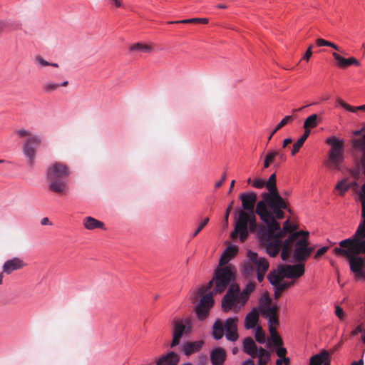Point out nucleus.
<instances>
[{
  "instance_id": "1",
  "label": "nucleus",
  "mask_w": 365,
  "mask_h": 365,
  "mask_svg": "<svg viewBox=\"0 0 365 365\" xmlns=\"http://www.w3.org/2000/svg\"><path fill=\"white\" fill-rule=\"evenodd\" d=\"M353 147L361 152L360 161L365 175V134L362 138L353 140ZM359 198L361 203V221L355 233L351 237L339 242V247H335L333 252L348 259L350 269L356 279L365 282V183L362 185Z\"/></svg>"
},
{
  "instance_id": "2",
  "label": "nucleus",
  "mask_w": 365,
  "mask_h": 365,
  "mask_svg": "<svg viewBox=\"0 0 365 365\" xmlns=\"http://www.w3.org/2000/svg\"><path fill=\"white\" fill-rule=\"evenodd\" d=\"M257 215L264 224H260L257 232L258 239L266 252L270 257H276L282 245V240L287 235H292L298 229L295 225H292L289 220H287L282 227L277 221L279 220L277 215L269 208L262 209L258 207Z\"/></svg>"
},
{
  "instance_id": "3",
  "label": "nucleus",
  "mask_w": 365,
  "mask_h": 365,
  "mask_svg": "<svg viewBox=\"0 0 365 365\" xmlns=\"http://www.w3.org/2000/svg\"><path fill=\"white\" fill-rule=\"evenodd\" d=\"M257 215L264 224H260L257 232L258 239L266 252L270 257H276L282 245V240L287 235H292L298 229L295 225H292L289 220H287L282 227L277 221L279 220L277 215L269 208L262 209L258 207Z\"/></svg>"
},
{
  "instance_id": "4",
  "label": "nucleus",
  "mask_w": 365,
  "mask_h": 365,
  "mask_svg": "<svg viewBox=\"0 0 365 365\" xmlns=\"http://www.w3.org/2000/svg\"><path fill=\"white\" fill-rule=\"evenodd\" d=\"M235 269L231 265L217 267L212 279L206 285L201 286L196 292L195 299L202 297L196 306L195 312L200 320H204L214 304L213 296L222 293L235 279Z\"/></svg>"
},
{
  "instance_id": "5",
  "label": "nucleus",
  "mask_w": 365,
  "mask_h": 365,
  "mask_svg": "<svg viewBox=\"0 0 365 365\" xmlns=\"http://www.w3.org/2000/svg\"><path fill=\"white\" fill-rule=\"evenodd\" d=\"M243 210L237 211L238 217L235 223V229L231 233V237L236 239L240 237L241 242H245L248 237L249 232H255L259 230V225L257 222V195L255 192H243L239 196Z\"/></svg>"
},
{
  "instance_id": "6",
  "label": "nucleus",
  "mask_w": 365,
  "mask_h": 365,
  "mask_svg": "<svg viewBox=\"0 0 365 365\" xmlns=\"http://www.w3.org/2000/svg\"><path fill=\"white\" fill-rule=\"evenodd\" d=\"M265 185L268 192L262 193V200L257 203V212L259 207H261L262 209L269 208L272 211H274L279 219L284 218V210H288L289 212H291V210L288 208V202L281 197L278 192L275 173L269 176L268 181L265 182Z\"/></svg>"
},
{
  "instance_id": "7",
  "label": "nucleus",
  "mask_w": 365,
  "mask_h": 365,
  "mask_svg": "<svg viewBox=\"0 0 365 365\" xmlns=\"http://www.w3.org/2000/svg\"><path fill=\"white\" fill-rule=\"evenodd\" d=\"M256 283L250 281L245 287L240 292V287L237 284H231L227 293L222 299V309L223 312H227L233 308L240 309L244 307L249 299L250 294L255 290Z\"/></svg>"
},
{
  "instance_id": "8",
  "label": "nucleus",
  "mask_w": 365,
  "mask_h": 365,
  "mask_svg": "<svg viewBox=\"0 0 365 365\" xmlns=\"http://www.w3.org/2000/svg\"><path fill=\"white\" fill-rule=\"evenodd\" d=\"M46 175L50 191L60 195L67 192L68 187L65 179L70 175V171L66 165L56 162L48 168Z\"/></svg>"
},
{
  "instance_id": "9",
  "label": "nucleus",
  "mask_w": 365,
  "mask_h": 365,
  "mask_svg": "<svg viewBox=\"0 0 365 365\" xmlns=\"http://www.w3.org/2000/svg\"><path fill=\"white\" fill-rule=\"evenodd\" d=\"M20 138H25L22 144V152L29 166H33L36 158V152L42 143L41 138L29 130L21 128L15 130Z\"/></svg>"
},
{
  "instance_id": "10",
  "label": "nucleus",
  "mask_w": 365,
  "mask_h": 365,
  "mask_svg": "<svg viewBox=\"0 0 365 365\" xmlns=\"http://www.w3.org/2000/svg\"><path fill=\"white\" fill-rule=\"evenodd\" d=\"M239 319L237 317L227 319L225 322L217 319L213 324V337L216 340L222 338L225 331V336L227 340L235 341L238 339L237 324Z\"/></svg>"
},
{
  "instance_id": "11",
  "label": "nucleus",
  "mask_w": 365,
  "mask_h": 365,
  "mask_svg": "<svg viewBox=\"0 0 365 365\" xmlns=\"http://www.w3.org/2000/svg\"><path fill=\"white\" fill-rule=\"evenodd\" d=\"M326 143L331 145L329 151V159L325 163L326 165L330 168L331 163L335 168H338L344 160V145L343 140H339L335 136H331L326 140Z\"/></svg>"
},
{
  "instance_id": "12",
  "label": "nucleus",
  "mask_w": 365,
  "mask_h": 365,
  "mask_svg": "<svg viewBox=\"0 0 365 365\" xmlns=\"http://www.w3.org/2000/svg\"><path fill=\"white\" fill-rule=\"evenodd\" d=\"M292 250L293 259L296 262L302 263L310 256L314 251V247L309 246V242L306 237H302L300 240L292 242Z\"/></svg>"
},
{
  "instance_id": "13",
  "label": "nucleus",
  "mask_w": 365,
  "mask_h": 365,
  "mask_svg": "<svg viewBox=\"0 0 365 365\" xmlns=\"http://www.w3.org/2000/svg\"><path fill=\"white\" fill-rule=\"evenodd\" d=\"M247 257L255 264L257 280L262 282L269 268L268 262L266 259L258 257L257 253L252 251L247 252Z\"/></svg>"
},
{
  "instance_id": "14",
  "label": "nucleus",
  "mask_w": 365,
  "mask_h": 365,
  "mask_svg": "<svg viewBox=\"0 0 365 365\" xmlns=\"http://www.w3.org/2000/svg\"><path fill=\"white\" fill-rule=\"evenodd\" d=\"M278 271L284 277L299 278L304 274V265L299 263L294 265L281 264L278 266Z\"/></svg>"
},
{
  "instance_id": "15",
  "label": "nucleus",
  "mask_w": 365,
  "mask_h": 365,
  "mask_svg": "<svg viewBox=\"0 0 365 365\" xmlns=\"http://www.w3.org/2000/svg\"><path fill=\"white\" fill-rule=\"evenodd\" d=\"M26 266L27 264L21 258L14 257L4 262L1 267L2 272L1 273H3V275L4 274L10 275L15 271L23 269Z\"/></svg>"
},
{
  "instance_id": "16",
  "label": "nucleus",
  "mask_w": 365,
  "mask_h": 365,
  "mask_svg": "<svg viewBox=\"0 0 365 365\" xmlns=\"http://www.w3.org/2000/svg\"><path fill=\"white\" fill-rule=\"evenodd\" d=\"M227 353L222 347H217L210 351V358L212 365H223Z\"/></svg>"
},
{
  "instance_id": "17",
  "label": "nucleus",
  "mask_w": 365,
  "mask_h": 365,
  "mask_svg": "<svg viewBox=\"0 0 365 365\" xmlns=\"http://www.w3.org/2000/svg\"><path fill=\"white\" fill-rule=\"evenodd\" d=\"M277 312L278 307L277 305H273L272 308H269L263 311V314H262L265 319H267L268 327H274L279 325V321Z\"/></svg>"
},
{
  "instance_id": "18",
  "label": "nucleus",
  "mask_w": 365,
  "mask_h": 365,
  "mask_svg": "<svg viewBox=\"0 0 365 365\" xmlns=\"http://www.w3.org/2000/svg\"><path fill=\"white\" fill-rule=\"evenodd\" d=\"M332 56L336 61V66L340 68H345L351 65H355L356 66L360 65L359 61L354 57L344 58L336 52L332 53Z\"/></svg>"
},
{
  "instance_id": "19",
  "label": "nucleus",
  "mask_w": 365,
  "mask_h": 365,
  "mask_svg": "<svg viewBox=\"0 0 365 365\" xmlns=\"http://www.w3.org/2000/svg\"><path fill=\"white\" fill-rule=\"evenodd\" d=\"M190 329V322L189 319L176 320L174 324L173 334L181 336L184 333L189 331Z\"/></svg>"
},
{
  "instance_id": "20",
  "label": "nucleus",
  "mask_w": 365,
  "mask_h": 365,
  "mask_svg": "<svg viewBox=\"0 0 365 365\" xmlns=\"http://www.w3.org/2000/svg\"><path fill=\"white\" fill-rule=\"evenodd\" d=\"M243 351L255 358L257 355L258 347L251 337H247L243 341Z\"/></svg>"
},
{
  "instance_id": "21",
  "label": "nucleus",
  "mask_w": 365,
  "mask_h": 365,
  "mask_svg": "<svg viewBox=\"0 0 365 365\" xmlns=\"http://www.w3.org/2000/svg\"><path fill=\"white\" fill-rule=\"evenodd\" d=\"M259 321V312L256 309H253L249 312L245 319V328L250 329L254 328Z\"/></svg>"
},
{
  "instance_id": "22",
  "label": "nucleus",
  "mask_w": 365,
  "mask_h": 365,
  "mask_svg": "<svg viewBox=\"0 0 365 365\" xmlns=\"http://www.w3.org/2000/svg\"><path fill=\"white\" fill-rule=\"evenodd\" d=\"M179 356L175 352H170L162 356L157 361V365H176L179 361Z\"/></svg>"
},
{
  "instance_id": "23",
  "label": "nucleus",
  "mask_w": 365,
  "mask_h": 365,
  "mask_svg": "<svg viewBox=\"0 0 365 365\" xmlns=\"http://www.w3.org/2000/svg\"><path fill=\"white\" fill-rule=\"evenodd\" d=\"M321 121L322 120L317 114H312L308 116L304 122L303 128L304 132H307L310 135L311 129L316 128Z\"/></svg>"
},
{
  "instance_id": "24",
  "label": "nucleus",
  "mask_w": 365,
  "mask_h": 365,
  "mask_svg": "<svg viewBox=\"0 0 365 365\" xmlns=\"http://www.w3.org/2000/svg\"><path fill=\"white\" fill-rule=\"evenodd\" d=\"M237 252V248L234 246H229L226 248L220 259V266L225 265Z\"/></svg>"
},
{
  "instance_id": "25",
  "label": "nucleus",
  "mask_w": 365,
  "mask_h": 365,
  "mask_svg": "<svg viewBox=\"0 0 365 365\" xmlns=\"http://www.w3.org/2000/svg\"><path fill=\"white\" fill-rule=\"evenodd\" d=\"M83 225L87 230H94L96 228L99 229H105V226L103 222L92 217H86L83 220Z\"/></svg>"
},
{
  "instance_id": "26",
  "label": "nucleus",
  "mask_w": 365,
  "mask_h": 365,
  "mask_svg": "<svg viewBox=\"0 0 365 365\" xmlns=\"http://www.w3.org/2000/svg\"><path fill=\"white\" fill-rule=\"evenodd\" d=\"M203 344L202 341H195L194 342H187L183 346V351L185 355L189 356L200 350Z\"/></svg>"
},
{
  "instance_id": "27",
  "label": "nucleus",
  "mask_w": 365,
  "mask_h": 365,
  "mask_svg": "<svg viewBox=\"0 0 365 365\" xmlns=\"http://www.w3.org/2000/svg\"><path fill=\"white\" fill-rule=\"evenodd\" d=\"M130 51L131 52L145 53H150L153 51V47L151 45L145 44L143 43H136L130 46Z\"/></svg>"
},
{
  "instance_id": "28",
  "label": "nucleus",
  "mask_w": 365,
  "mask_h": 365,
  "mask_svg": "<svg viewBox=\"0 0 365 365\" xmlns=\"http://www.w3.org/2000/svg\"><path fill=\"white\" fill-rule=\"evenodd\" d=\"M328 351L323 350L320 354L314 355L310 358L309 365H322L323 362L328 360Z\"/></svg>"
},
{
  "instance_id": "29",
  "label": "nucleus",
  "mask_w": 365,
  "mask_h": 365,
  "mask_svg": "<svg viewBox=\"0 0 365 365\" xmlns=\"http://www.w3.org/2000/svg\"><path fill=\"white\" fill-rule=\"evenodd\" d=\"M282 249V253H281V257L282 259L284 261H287L292 252V242L289 241L287 239H285L282 242V245L281 247Z\"/></svg>"
},
{
  "instance_id": "30",
  "label": "nucleus",
  "mask_w": 365,
  "mask_h": 365,
  "mask_svg": "<svg viewBox=\"0 0 365 365\" xmlns=\"http://www.w3.org/2000/svg\"><path fill=\"white\" fill-rule=\"evenodd\" d=\"M244 275L246 277H253L256 273L255 264L249 259L248 262H245L243 267Z\"/></svg>"
},
{
  "instance_id": "31",
  "label": "nucleus",
  "mask_w": 365,
  "mask_h": 365,
  "mask_svg": "<svg viewBox=\"0 0 365 365\" xmlns=\"http://www.w3.org/2000/svg\"><path fill=\"white\" fill-rule=\"evenodd\" d=\"M309 134L307 132H304V134L301 136V138L293 145L292 149L291 151L292 155H295L296 153L299 152L300 148L303 146L304 142L309 137Z\"/></svg>"
},
{
  "instance_id": "32",
  "label": "nucleus",
  "mask_w": 365,
  "mask_h": 365,
  "mask_svg": "<svg viewBox=\"0 0 365 365\" xmlns=\"http://www.w3.org/2000/svg\"><path fill=\"white\" fill-rule=\"evenodd\" d=\"M272 299L268 296V294H264L259 299V312L263 314V311L266 310L267 309L272 308V306H271Z\"/></svg>"
},
{
  "instance_id": "33",
  "label": "nucleus",
  "mask_w": 365,
  "mask_h": 365,
  "mask_svg": "<svg viewBox=\"0 0 365 365\" xmlns=\"http://www.w3.org/2000/svg\"><path fill=\"white\" fill-rule=\"evenodd\" d=\"M294 118L292 115L285 116L276 126L273 131L270 133L268 137V142L272 139V136L282 127L286 125L287 123L292 122Z\"/></svg>"
},
{
  "instance_id": "34",
  "label": "nucleus",
  "mask_w": 365,
  "mask_h": 365,
  "mask_svg": "<svg viewBox=\"0 0 365 365\" xmlns=\"http://www.w3.org/2000/svg\"><path fill=\"white\" fill-rule=\"evenodd\" d=\"M294 284V282H281L277 285L274 286V297L276 299L279 298L282 293L291 286Z\"/></svg>"
},
{
  "instance_id": "35",
  "label": "nucleus",
  "mask_w": 365,
  "mask_h": 365,
  "mask_svg": "<svg viewBox=\"0 0 365 365\" xmlns=\"http://www.w3.org/2000/svg\"><path fill=\"white\" fill-rule=\"evenodd\" d=\"M282 277H284L279 273L278 269L277 271L274 270L271 272L267 276V279L274 287L281 283V279Z\"/></svg>"
},
{
  "instance_id": "36",
  "label": "nucleus",
  "mask_w": 365,
  "mask_h": 365,
  "mask_svg": "<svg viewBox=\"0 0 365 365\" xmlns=\"http://www.w3.org/2000/svg\"><path fill=\"white\" fill-rule=\"evenodd\" d=\"M337 102L341 107H343L344 109H346L348 111H350L352 113H356L358 110L365 111V104L362 105V106L354 107V106H351L347 104L346 103H345L344 101H343L341 99H339L337 101Z\"/></svg>"
},
{
  "instance_id": "37",
  "label": "nucleus",
  "mask_w": 365,
  "mask_h": 365,
  "mask_svg": "<svg viewBox=\"0 0 365 365\" xmlns=\"http://www.w3.org/2000/svg\"><path fill=\"white\" fill-rule=\"evenodd\" d=\"M309 235V232L308 231H296L295 233H292V235L287 236V240L290 242H294L297 240H302V237H306L308 240V237Z\"/></svg>"
},
{
  "instance_id": "38",
  "label": "nucleus",
  "mask_w": 365,
  "mask_h": 365,
  "mask_svg": "<svg viewBox=\"0 0 365 365\" xmlns=\"http://www.w3.org/2000/svg\"><path fill=\"white\" fill-rule=\"evenodd\" d=\"M59 86H60V84H58V83L48 81V82H46L43 85V90L46 93H51V92L56 91V89H58L59 88Z\"/></svg>"
},
{
  "instance_id": "39",
  "label": "nucleus",
  "mask_w": 365,
  "mask_h": 365,
  "mask_svg": "<svg viewBox=\"0 0 365 365\" xmlns=\"http://www.w3.org/2000/svg\"><path fill=\"white\" fill-rule=\"evenodd\" d=\"M255 339L259 344H264L266 341L265 334L260 327H257L255 331Z\"/></svg>"
},
{
  "instance_id": "40",
  "label": "nucleus",
  "mask_w": 365,
  "mask_h": 365,
  "mask_svg": "<svg viewBox=\"0 0 365 365\" xmlns=\"http://www.w3.org/2000/svg\"><path fill=\"white\" fill-rule=\"evenodd\" d=\"M335 188L340 191L341 195H343L350 188V186L347 185L346 180H342L336 184Z\"/></svg>"
},
{
  "instance_id": "41",
  "label": "nucleus",
  "mask_w": 365,
  "mask_h": 365,
  "mask_svg": "<svg viewBox=\"0 0 365 365\" xmlns=\"http://www.w3.org/2000/svg\"><path fill=\"white\" fill-rule=\"evenodd\" d=\"M208 222H209V218L208 217L205 218L201 222V223L199 225L198 227L195 231V232L192 234V237H196L199 234V232L207 225Z\"/></svg>"
},
{
  "instance_id": "42",
  "label": "nucleus",
  "mask_w": 365,
  "mask_h": 365,
  "mask_svg": "<svg viewBox=\"0 0 365 365\" xmlns=\"http://www.w3.org/2000/svg\"><path fill=\"white\" fill-rule=\"evenodd\" d=\"M35 62L41 67H45L50 65V63L46 61L42 56H36L35 57Z\"/></svg>"
},
{
  "instance_id": "43",
  "label": "nucleus",
  "mask_w": 365,
  "mask_h": 365,
  "mask_svg": "<svg viewBox=\"0 0 365 365\" xmlns=\"http://www.w3.org/2000/svg\"><path fill=\"white\" fill-rule=\"evenodd\" d=\"M275 158H277L276 150H269L267 152L264 159H266L267 161H269L271 163H272Z\"/></svg>"
},
{
  "instance_id": "44",
  "label": "nucleus",
  "mask_w": 365,
  "mask_h": 365,
  "mask_svg": "<svg viewBox=\"0 0 365 365\" xmlns=\"http://www.w3.org/2000/svg\"><path fill=\"white\" fill-rule=\"evenodd\" d=\"M252 186L255 188H262L265 185V181L260 178H257L252 182Z\"/></svg>"
},
{
  "instance_id": "45",
  "label": "nucleus",
  "mask_w": 365,
  "mask_h": 365,
  "mask_svg": "<svg viewBox=\"0 0 365 365\" xmlns=\"http://www.w3.org/2000/svg\"><path fill=\"white\" fill-rule=\"evenodd\" d=\"M168 24H197V18H193L176 21H170Z\"/></svg>"
},
{
  "instance_id": "46",
  "label": "nucleus",
  "mask_w": 365,
  "mask_h": 365,
  "mask_svg": "<svg viewBox=\"0 0 365 365\" xmlns=\"http://www.w3.org/2000/svg\"><path fill=\"white\" fill-rule=\"evenodd\" d=\"M270 340L274 346H281L283 344L282 339L279 336V334L274 337H272Z\"/></svg>"
},
{
  "instance_id": "47",
  "label": "nucleus",
  "mask_w": 365,
  "mask_h": 365,
  "mask_svg": "<svg viewBox=\"0 0 365 365\" xmlns=\"http://www.w3.org/2000/svg\"><path fill=\"white\" fill-rule=\"evenodd\" d=\"M257 356H258V358L270 356V354L269 353L268 351H267L264 348L260 347V348H258Z\"/></svg>"
},
{
  "instance_id": "48",
  "label": "nucleus",
  "mask_w": 365,
  "mask_h": 365,
  "mask_svg": "<svg viewBox=\"0 0 365 365\" xmlns=\"http://www.w3.org/2000/svg\"><path fill=\"white\" fill-rule=\"evenodd\" d=\"M276 353H277V355L279 357V358H283L285 356L286 354H287V349L284 347H282V346H277V349L276 350Z\"/></svg>"
},
{
  "instance_id": "49",
  "label": "nucleus",
  "mask_w": 365,
  "mask_h": 365,
  "mask_svg": "<svg viewBox=\"0 0 365 365\" xmlns=\"http://www.w3.org/2000/svg\"><path fill=\"white\" fill-rule=\"evenodd\" d=\"M328 250V247H322L320 249H319L315 255L314 259H319L321 256H322Z\"/></svg>"
},
{
  "instance_id": "50",
  "label": "nucleus",
  "mask_w": 365,
  "mask_h": 365,
  "mask_svg": "<svg viewBox=\"0 0 365 365\" xmlns=\"http://www.w3.org/2000/svg\"><path fill=\"white\" fill-rule=\"evenodd\" d=\"M312 45H310L306 53H304V56H303V59L306 60V61H309L310 57L312 56Z\"/></svg>"
},
{
  "instance_id": "51",
  "label": "nucleus",
  "mask_w": 365,
  "mask_h": 365,
  "mask_svg": "<svg viewBox=\"0 0 365 365\" xmlns=\"http://www.w3.org/2000/svg\"><path fill=\"white\" fill-rule=\"evenodd\" d=\"M233 201H232L230 202V204L228 205V207H227L226 210H225V221L226 222V223L228 222V217H229V215L230 213V211L232 208V205H233Z\"/></svg>"
},
{
  "instance_id": "52",
  "label": "nucleus",
  "mask_w": 365,
  "mask_h": 365,
  "mask_svg": "<svg viewBox=\"0 0 365 365\" xmlns=\"http://www.w3.org/2000/svg\"><path fill=\"white\" fill-rule=\"evenodd\" d=\"M180 339H181V336L173 334V341H172V343L170 345L171 347H174V346H177L178 344H179Z\"/></svg>"
},
{
  "instance_id": "53",
  "label": "nucleus",
  "mask_w": 365,
  "mask_h": 365,
  "mask_svg": "<svg viewBox=\"0 0 365 365\" xmlns=\"http://www.w3.org/2000/svg\"><path fill=\"white\" fill-rule=\"evenodd\" d=\"M336 315L340 319H342L344 317V311L343 309L339 307H336V311H335Z\"/></svg>"
},
{
  "instance_id": "54",
  "label": "nucleus",
  "mask_w": 365,
  "mask_h": 365,
  "mask_svg": "<svg viewBox=\"0 0 365 365\" xmlns=\"http://www.w3.org/2000/svg\"><path fill=\"white\" fill-rule=\"evenodd\" d=\"M316 43L318 46H327L329 41L322 38H317L316 40Z\"/></svg>"
},
{
  "instance_id": "55",
  "label": "nucleus",
  "mask_w": 365,
  "mask_h": 365,
  "mask_svg": "<svg viewBox=\"0 0 365 365\" xmlns=\"http://www.w3.org/2000/svg\"><path fill=\"white\" fill-rule=\"evenodd\" d=\"M363 331H364V327H362L361 324H360L355 329H354L351 331V336H355V335L358 334L359 333H361Z\"/></svg>"
},
{
  "instance_id": "56",
  "label": "nucleus",
  "mask_w": 365,
  "mask_h": 365,
  "mask_svg": "<svg viewBox=\"0 0 365 365\" xmlns=\"http://www.w3.org/2000/svg\"><path fill=\"white\" fill-rule=\"evenodd\" d=\"M270 356H265L262 358H258V364L259 365H266L269 361Z\"/></svg>"
},
{
  "instance_id": "57",
  "label": "nucleus",
  "mask_w": 365,
  "mask_h": 365,
  "mask_svg": "<svg viewBox=\"0 0 365 365\" xmlns=\"http://www.w3.org/2000/svg\"><path fill=\"white\" fill-rule=\"evenodd\" d=\"M269 334H270V337H274L277 335H278V333H277V331L276 329V328L273 326H269Z\"/></svg>"
},
{
  "instance_id": "58",
  "label": "nucleus",
  "mask_w": 365,
  "mask_h": 365,
  "mask_svg": "<svg viewBox=\"0 0 365 365\" xmlns=\"http://www.w3.org/2000/svg\"><path fill=\"white\" fill-rule=\"evenodd\" d=\"M225 180H226V174H225V173H224V174L222 175V176L221 180H220L218 182H217L215 183V187H216V188H219V187H220L222 186V185L223 184V182L225 181Z\"/></svg>"
},
{
  "instance_id": "59",
  "label": "nucleus",
  "mask_w": 365,
  "mask_h": 365,
  "mask_svg": "<svg viewBox=\"0 0 365 365\" xmlns=\"http://www.w3.org/2000/svg\"><path fill=\"white\" fill-rule=\"evenodd\" d=\"M277 158H278L282 161H284L286 158L285 155L279 150H276Z\"/></svg>"
},
{
  "instance_id": "60",
  "label": "nucleus",
  "mask_w": 365,
  "mask_h": 365,
  "mask_svg": "<svg viewBox=\"0 0 365 365\" xmlns=\"http://www.w3.org/2000/svg\"><path fill=\"white\" fill-rule=\"evenodd\" d=\"M327 46L331 47L334 49H335L336 51H338L342 53V51H341L340 48L338 46H336L335 43H332V42L329 41V44H328Z\"/></svg>"
},
{
  "instance_id": "61",
  "label": "nucleus",
  "mask_w": 365,
  "mask_h": 365,
  "mask_svg": "<svg viewBox=\"0 0 365 365\" xmlns=\"http://www.w3.org/2000/svg\"><path fill=\"white\" fill-rule=\"evenodd\" d=\"M292 140L290 138H286L284 140L282 143V147L284 148H286L289 144L292 143Z\"/></svg>"
},
{
  "instance_id": "62",
  "label": "nucleus",
  "mask_w": 365,
  "mask_h": 365,
  "mask_svg": "<svg viewBox=\"0 0 365 365\" xmlns=\"http://www.w3.org/2000/svg\"><path fill=\"white\" fill-rule=\"evenodd\" d=\"M197 24H206L208 23L209 20L207 18H197Z\"/></svg>"
},
{
  "instance_id": "63",
  "label": "nucleus",
  "mask_w": 365,
  "mask_h": 365,
  "mask_svg": "<svg viewBox=\"0 0 365 365\" xmlns=\"http://www.w3.org/2000/svg\"><path fill=\"white\" fill-rule=\"evenodd\" d=\"M109 2L113 5H115L116 7L121 6V2L120 0H109Z\"/></svg>"
},
{
  "instance_id": "64",
  "label": "nucleus",
  "mask_w": 365,
  "mask_h": 365,
  "mask_svg": "<svg viewBox=\"0 0 365 365\" xmlns=\"http://www.w3.org/2000/svg\"><path fill=\"white\" fill-rule=\"evenodd\" d=\"M41 224L42 225H51V223L48 217H43L41 221Z\"/></svg>"
}]
</instances>
